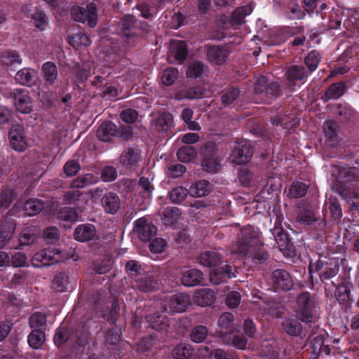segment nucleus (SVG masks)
Here are the masks:
<instances>
[{
	"mask_svg": "<svg viewBox=\"0 0 359 359\" xmlns=\"http://www.w3.org/2000/svg\"><path fill=\"white\" fill-rule=\"evenodd\" d=\"M233 251L241 256L249 255L255 264H264L269 257L264 244L252 227L241 229Z\"/></svg>",
	"mask_w": 359,
	"mask_h": 359,
	"instance_id": "f257e3e1",
	"label": "nucleus"
},
{
	"mask_svg": "<svg viewBox=\"0 0 359 359\" xmlns=\"http://www.w3.org/2000/svg\"><path fill=\"white\" fill-rule=\"evenodd\" d=\"M333 190L346 203L359 197V166L339 165Z\"/></svg>",
	"mask_w": 359,
	"mask_h": 359,
	"instance_id": "f03ea898",
	"label": "nucleus"
},
{
	"mask_svg": "<svg viewBox=\"0 0 359 359\" xmlns=\"http://www.w3.org/2000/svg\"><path fill=\"white\" fill-rule=\"evenodd\" d=\"M342 261L339 257L322 255L315 262L311 260L308 271L311 285H321L335 277L339 271Z\"/></svg>",
	"mask_w": 359,
	"mask_h": 359,
	"instance_id": "7ed1b4c3",
	"label": "nucleus"
},
{
	"mask_svg": "<svg viewBox=\"0 0 359 359\" xmlns=\"http://www.w3.org/2000/svg\"><path fill=\"white\" fill-rule=\"evenodd\" d=\"M89 331L85 325L66 328L59 327L55 330L53 341L57 347L67 344L76 352H82L89 342Z\"/></svg>",
	"mask_w": 359,
	"mask_h": 359,
	"instance_id": "20e7f679",
	"label": "nucleus"
},
{
	"mask_svg": "<svg viewBox=\"0 0 359 359\" xmlns=\"http://www.w3.org/2000/svg\"><path fill=\"white\" fill-rule=\"evenodd\" d=\"M320 304L316 294L308 291L299 293L295 299L297 317L306 324L313 323L317 318Z\"/></svg>",
	"mask_w": 359,
	"mask_h": 359,
	"instance_id": "39448f33",
	"label": "nucleus"
},
{
	"mask_svg": "<svg viewBox=\"0 0 359 359\" xmlns=\"http://www.w3.org/2000/svg\"><path fill=\"white\" fill-rule=\"evenodd\" d=\"M253 93L260 102L270 104L282 95L281 86L278 81L262 75L255 81Z\"/></svg>",
	"mask_w": 359,
	"mask_h": 359,
	"instance_id": "423d86ee",
	"label": "nucleus"
},
{
	"mask_svg": "<svg viewBox=\"0 0 359 359\" xmlns=\"http://www.w3.org/2000/svg\"><path fill=\"white\" fill-rule=\"evenodd\" d=\"M116 34L128 47H135L140 42L141 33L137 31V19L133 15H124L119 20Z\"/></svg>",
	"mask_w": 359,
	"mask_h": 359,
	"instance_id": "0eeeda50",
	"label": "nucleus"
},
{
	"mask_svg": "<svg viewBox=\"0 0 359 359\" xmlns=\"http://www.w3.org/2000/svg\"><path fill=\"white\" fill-rule=\"evenodd\" d=\"M65 259L64 252L60 248H48L35 253L32 259V264L35 268H41L62 262Z\"/></svg>",
	"mask_w": 359,
	"mask_h": 359,
	"instance_id": "6e6552de",
	"label": "nucleus"
},
{
	"mask_svg": "<svg viewBox=\"0 0 359 359\" xmlns=\"http://www.w3.org/2000/svg\"><path fill=\"white\" fill-rule=\"evenodd\" d=\"M311 74L305 67L300 65L290 66L285 73V86L290 92L294 91L296 87L304 84Z\"/></svg>",
	"mask_w": 359,
	"mask_h": 359,
	"instance_id": "1a4fd4ad",
	"label": "nucleus"
},
{
	"mask_svg": "<svg viewBox=\"0 0 359 359\" xmlns=\"http://www.w3.org/2000/svg\"><path fill=\"white\" fill-rule=\"evenodd\" d=\"M218 147L212 141L205 142L200 149L202 156L201 165L208 172H216L219 167V160L217 156Z\"/></svg>",
	"mask_w": 359,
	"mask_h": 359,
	"instance_id": "9d476101",
	"label": "nucleus"
},
{
	"mask_svg": "<svg viewBox=\"0 0 359 359\" xmlns=\"http://www.w3.org/2000/svg\"><path fill=\"white\" fill-rule=\"evenodd\" d=\"M71 13L73 18L77 22H87L90 27H94L97 24V11L96 5L93 3L88 4L86 7L74 6Z\"/></svg>",
	"mask_w": 359,
	"mask_h": 359,
	"instance_id": "9b49d317",
	"label": "nucleus"
},
{
	"mask_svg": "<svg viewBox=\"0 0 359 359\" xmlns=\"http://www.w3.org/2000/svg\"><path fill=\"white\" fill-rule=\"evenodd\" d=\"M10 97L13 100L18 111L25 114L32 112L33 109L32 101L27 90L14 88L10 92Z\"/></svg>",
	"mask_w": 359,
	"mask_h": 359,
	"instance_id": "f8f14e48",
	"label": "nucleus"
},
{
	"mask_svg": "<svg viewBox=\"0 0 359 359\" xmlns=\"http://www.w3.org/2000/svg\"><path fill=\"white\" fill-rule=\"evenodd\" d=\"M8 139L13 149L18 152L24 151L27 148L25 128L22 125L13 124L8 132Z\"/></svg>",
	"mask_w": 359,
	"mask_h": 359,
	"instance_id": "ddd939ff",
	"label": "nucleus"
},
{
	"mask_svg": "<svg viewBox=\"0 0 359 359\" xmlns=\"http://www.w3.org/2000/svg\"><path fill=\"white\" fill-rule=\"evenodd\" d=\"M133 224V232L137 234L142 241H149L156 234V226L144 217L135 220Z\"/></svg>",
	"mask_w": 359,
	"mask_h": 359,
	"instance_id": "4468645a",
	"label": "nucleus"
},
{
	"mask_svg": "<svg viewBox=\"0 0 359 359\" xmlns=\"http://www.w3.org/2000/svg\"><path fill=\"white\" fill-rule=\"evenodd\" d=\"M332 283L335 287L334 295L339 304L344 306L351 307L353 301L351 294L353 287V283L346 280L344 278H341V280L338 285L334 282Z\"/></svg>",
	"mask_w": 359,
	"mask_h": 359,
	"instance_id": "2eb2a0df",
	"label": "nucleus"
},
{
	"mask_svg": "<svg viewBox=\"0 0 359 359\" xmlns=\"http://www.w3.org/2000/svg\"><path fill=\"white\" fill-rule=\"evenodd\" d=\"M271 280L276 291H289L294 285L292 276L285 269L274 270L271 274Z\"/></svg>",
	"mask_w": 359,
	"mask_h": 359,
	"instance_id": "dca6fc26",
	"label": "nucleus"
},
{
	"mask_svg": "<svg viewBox=\"0 0 359 359\" xmlns=\"http://www.w3.org/2000/svg\"><path fill=\"white\" fill-rule=\"evenodd\" d=\"M205 51L208 60L215 65L224 64L229 56V50L224 46L206 44Z\"/></svg>",
	"mask_w": 359,
	"mask_h": 359,
	"instance_id": "f3484780",
	"label": "nucleus"
},
{
	"mask_svg": "<svg viewBox=\"0 0 359 359\" xmlns=\"http://www.w3.org/2000/svg\"><path fill=\"white\" fill-rule=\"evenodd\" d=\"M311 344V353L315 358L330 355V339L326 332L317 334L312 339Z\"/></svg>",
	"mask_w": 359,
	"mask_h": 359,
	"instance_id": "a211bd4d",
	"label": "nucleus"
},
{
	"mask_svg": "<svg viewBox=\"0 0 359 359\" xmlns=\"http://www.w3.org/2000/svg\"><path fill=\"white\" fill-rule=\"evenodd\" d=\"M253 155V149L248 142H243L236 145L231 151L230 159L232 163L237 165H244L251 159Z\"/></svg>",
	"mask_w": 359,
	"mask_h": 359,
	"instance_id": "6ab92c4d",
	"label": "nucleus"
},
{
	"mask_svg": "<svg viewBox=\"0 0 359 359\" xmlns=\"http://www.w3.org/2000/svg\"><path fill=\"white\" fill-rule=\"evenodd\" d=\"M141 159V151L138 148H125L119 156L121 165L129 170H135Z\"/></svg>",
	"mask_w": 359,
	"mask_h": 359,
	"instance_id": "aec40b11",
	"label": "nucleus"
},
{
	"mask_svg": "<svg viewBox=\"0 0 359 359\" xmlns=\"http://www.w3.org/2000/svg\"><path fill=\"white\" fill-rule=\"evenodd\" d=\"M97 236L95 225L90 223L79 224L74 231V238L81 243L93 241Z\"/></svg>",
	"mask_w": 359,
	"mask_h": 359,
	"instance_id": "412c9836",
	"label": "nucleus"
},
{
	"mask_svg": "<svg viewBox=\"0 0 359 359\" xmlns=\"http://www.w3.org/2000/svg\"><path fill=\"white\" fill-rule=\"evenodd\" d=\"M102 206L106 213L114 215L121 207L119 196L114 192H107L101 199Z\"/></svg>",
	"mask_w": 359,
	"mask_h": 359,
	"instance_id": "4be33fe9",
	"label": "nucleus"
},
{
	"mask_svg": "<svg viewBox=\"0 0 359 359\" xmlns=\"http://www.w3.org/2000/svg\"><path fill=\"white\" fill-rule=\"evenodd\" d=\"M236 277L231 265L226 264L215 269L210 274V281L215 285L226 282L227 279Z\"/></svg>",
	"mask_w": 359,
	"mask_h": 359,
	"instance_id": "5701e85b",
	"label": "nucleus"
},
{
	"mask_svg": "<svg viewBox=\"0 0 359 359\" xmlns=\"http://www.w3.org/2000/svg\"><path fill=\"white\" fill-rule=\"evenodd\" d=\"M203 276V273L201 270L189 269L182 273L181 282L186 287H194L202 283Z\"/></svg>",
	"mask_w": 359,
	"mask_h": 359,
	"instance_id": "b1692460",
	"label": "nucleus"
},
{
	"mask_svg": "<svg viewBox=\"0 0 359 359\" xmlns=\"http://www.w3.org/2000/svg\"><path fill=\"white\" fill-rule=\"evenodd\" d=\"M190 296L185 293H178L172 296L168 306L170 311L174 313H182L186 310L187 306L190 304Z\"/></svg>",
	"mask_w": 359,
	"mask_h": 359,
	"instance_id": "393cba45",
	"label": "nucleus"
},
{
	"mask_svg": "<svg viewBox=\"0 0 359 359\" xmlns=\"http://www.w3.org/2000/svg\"><path fill=\"white\" fill-rule=\"evenodd\" d=\"M346 90L347 87L344 81L332 83L321 96V100L323 102H327L330 100L338 99L344 94Z\"/></svg>",
	"mask_w": 359,
	"mask_h": 359,
	"instance_id": "a878e982",
	"label": "nucleus"
},
{
	"mask_svg": "<svg viewBox=\"0 0 359 359\" xmlns=\"http://www.w3.org/2000/svg\"><path fill=\"white\" fill-rule=\"evenodd\" d=\"M69 281V269L57 271L52 280V287L58 292L68 290Z\"/></svg>",
	"mask_w": 359,
	"mask_h": 359,
	"instance_id": "bb28decb",
	"label": "nucleus"
},
{
	"mask_svg": "<svg viewBox=\"0 0 359 359\" xmlns=\"http://www.w3.org/2000/svg\"><path fill=\"white\" fill-rule=\"evenodd\" d=\"M117 134L116 126L110 121L102 123L97 130V136L102 142H110Z\"/></svg>",
	"mask_w": 359,
	"mask_h": 359,
	"instance_id": "cd10ccee",
	"label": "nucleus"
},
{
	"mask_svg": "<svg viewBox=\"0 0 359 359\" xmlns=\"http://www.w3.org/2000/svg\"><path fill=\"white\" fill-rule=\"evenodd\" d=\"M215 299V292L208 288L200 289L194 294V301L201 306H208L212 304Z\"/></svg>",
	"mask_w": 359,
	"mask_h": 359,
	"instance_id": "c85d7f7f",
	"label": "nucleus"
},
{
	"mask_svg": "<svg viewBox=\"0 0 359 359\" xmlns=\"http://www.w3.org/2000/svg\"><path fill=\"white\" fill-rule=\"evenodd\" d=\"M147 318L150 327L158 332L166 331L169 326V318L163 313L156 312Z\"/></svg>",
	"mask_w": 359,
	"mask_h": 359,
	"instance_id": "c756f323",
	"label": "nucleus"
},
{
	"mask_svg": "<svg viewBox=\"0 0 359 359\" xmlns=\"http://www.w3.org/2000/svg\"><path fill=\"white\" fill-rule=\"evenodd\" d=\"M299 318H285L282 322V327L285 333L292 337H299L301 335L303 327Z\"/></svg>",
	"mask_w": 359,
	"mask_h": 359,
	"instance_id": "7c9ffc66",
	"label": "nucleus"
},
{
	"mask_svg": "<svg viewBox=\"0 0 359 359\" xmlns=\"http://www.w3.org/2000/svg\"><path fill=\"white\" fill-rule=\"evenodd\" d=\"M272 233L274 236L276 242L281 251H290L293 248L294 245L291 238L288 237L287 233L285 232L283 228H274Z\"/></svg>",
	"mask_w": 359,
	"mask_h": 359,
	"instance_id": "2f4dec72",
	"label": "nucleus"
},
{
	"mask_svg": "<svg viewBox=\"0 0 359 359\" xmlns=\"http://www.w3.org/2000/svg\"><path fill=\"white\" fill-rule=\"evenodd\" d=\"M221 255L214 250L202 252L198 257V262L201 265L211 268L217 266L221 262Z\"/></svg>",
	"mask_w": 359,
	"mask_h": 359,
	"instance_id": "473e14b6",
	"label": "nucleus"
},
{
	"mask_svg": "<svg viewBox=\"0 0 359 359\" xmlns=\"http://www.w3.org/2000/svg\"><path fill=\"white\" fill-rule=\"evenodd\" d=\"M78 212L75 208H62L57 214V217L60 222H64L65 226H71L78 219Z\"/></svg>",
	"mask_w": 359,
	"mask_h": 359,
	"instance_id": "72a5a7b5",
	"label": "nucleus"
},
{
	"mask_svg": "<svg viewBox=\"0 0 359 359\" xmlns=\"http://www.w3.org/2000/svg\"><path fill=\"white\" fill-rule=\"evenodd\" d=\"M41 73L46 85L53 86L58 76L57 67L53 62H46L41 67Z\"/></svg>",
	"mask_w": 359,
	"mask_h": 359,
	"instance_id": "f704fd0d",
	"label": "nucleus"
},
{
	"mask_svg": "<svg viewBox=\"0 0 359 359\" xmlns=\"http://www.w3.org/2000/svg\"><path fill=\"white\" fill-rule=\"evenodd\" d=\"M211 189V184L208 181L203 180L192 184L189 187V192L192 197L200 198L208 195Z\"/></svg>",
	"mask_w": 359,
	"mask_h": 359,
	"instance_id": "c9c22d12",
	"label": "nucleus"
},
{
	"mask_svg": "<svg viewBox=\"0 0 359 359\" xmlns=\"http://www.w3.org/2000/svg\"><path fill=\"white\" fill-rule=\"evenodd\" d=\"M36 73L33 69L23 68L15 74L18 83L27 86H32L36 83Z\"/></svg>",
	"mask_w": 359,
	"mask_h": 359,
	"instance_id": "e433bc0d",
	"label": "nucleus"
},
{
	"mask_svg": "<svg viewBox=\"0 0 359 359\" xmlns=\"http://www.w3.org/2000/svg\"><path fill=\"white\" fill-rule=\"evenodd\" d=\"M170 52L178 64H182L188 55L187 43L184 41H177L172 44Z\"/></svg>",
	"mask_w": 359,
	"mask_h": 359,
	"instance_id": "4c0bfd02",
	"label": "nucleus"
},
{
	"mask_svg": "<svg viewBox=\"0 0 359 359\" xmlns=\"http://www.w3.org/2000/svg\"><path fill=\"white\" fill-rule=\"evenodd\" d=\"M155 125L158 132L168 133L174 127L172 115L168 111L161 113L156 120Z\"/></svg>",
	"mask_w": 359,
	"mask_h": 359,
	"instance_id": "58836bf2",
	"label": "nucleus"
},
{
	"mask_svg": "<svg viewBox=\"0 0 359 359\" xmlns=\"http://www.w3.org/2000/svg\"><path fill=\"white\" fill-rule=\"evenodd\" d=\"M335 113L344 121H353L358 116V112L347 103L336 104Z\"/></svg>",
	"mask_w": 359,
	"mask_h": 359,
	"instance_id": "ea45409f",
	"label": "nucleus"
},
{
	"mask_svg": "<svg viewBox=\"0 0 359 359\" xmlns=\"http://www.w3.org/2000/svg\"><path fill=\"white\" fill-rule=\"evenodd\" d=\"M271 123L276 126H283L285 129H292L299 123V120L295 117H289L285 115H276L271 118Z\"/></svg>",
	"mask_w": 359,
	"mask_h": 359,
	"instance_id": "a19ab883",
	"label": "nucleus"
},
{
	"mask_svg": "<svg viewBox=\"0 0 359 359\" xmlns=\"http://www.w3.org/2000/svg\"><path fill=\"white\" fill-rule=\"evenodd\" d=\"M156 285V281L151 276L144 274L137 277L133 285L142 292H148L152 291Z\"/></svg>",
	"mask_w": 359,
	"mask_h": 359,
	"instance_id": "79ce46f5",
	"label": "nucleus"
},
{
	"mask_svg": "<svg viewBox=\"0 0 359 359\" xmlns=\"http://www.w3.org/2000/svg\"><path fill=\"white\" fill-rule=\"evenodd\" d=\"M240 94L241 90L238 87L225 88L221 95L222 104L225 107H230L238 98Z\"/></svg>",
	"mask_w": 359,
	"mask_h": 359,
	"instance_id": "37998d69",
	"label": "nucleus"
},
{
	"mask_svg": "<svg viewBox=\"0 0 359 359\" xmlns=\"http://www.w3.org/2000/svg\"><path fill=\"white\" fill-rule=\"evenodd\" d=\"M181 215V210L177 207H167L161 214V219L165 225H172L177 222Z\"/></svg>",
	"mask_w": 359,
	"mask_h": 359,
	"instance_id": "c03bdc74",
	"label": "nucleus"
},
{
	"mask_svg": "<svg viewBox=\"0 0 359 359\" xmlns=\"http://www.w3.org/2000/svg\"><path fill=\"white\" fill-rule=\"evenodd\" d=\"M194 353V349L191 344L180 343L172 350V357L175 359H189Z\"/></svg>",
	"mask_w": 359,
	"mask_h": 359,
	"instance_id": "a18cd8bd",
	"label": "nucleus"
},
{
	"mask_svg": "<svg viewBox=\"0 0 359 359\" xmlns=\"http://www.w3.org/2000/svg\"><path fill=\"white\" fill-rule=\"evenodd\" d=\"M44 208V203L37 198H29L24 204L25 213L28 216L39 214Z\"/></svg>",
	"mask_w": 359,
	"mask_h": 359,
	"instance_id": "49530a36",
	"label": "nucleus"
},
{
	"mask_svg": "<svg viewBox=\"0 0 359 359\" xmlns=\"http://www.w3.org/2000/svg\"><path fill=\"white\" fill-rule=\"evenodd\" d=\"M177 156L180 161L189 163L196 157L197 150L192 145L182 146L178 149Z\"/></svg>",
	"mask_w": 359,
	"mask_h": 359,
	"instance_id": "de8ad7c7",
	"label": "nucleus"
},
{
	"mask_svg": "<svg viewBox=\"0 0 359 359\" xmlns=\"http://www.w3.org/2000/svg\"><path fill=\"white\" fill-rule=\"evenodd\" d=\"M321 59V55L317 50H312L307 54L304 62L310 74L316 70Z\"/></svg>",
	"mask_w": 359,
	"mask_h": 359,
	"instance_id": "09e8293b",
	"label": "nucleus"
},
{
	"mask_svg": "<svg viewBox=\"0 0 359 359\" xmlns=\"http://www.w3.org/2000/svg\"><path fill=\"white\" fill-rule=\"evenodd\" d=\"M323 130L328 142L333 145L337 138V123L334 120L325 121L323 123Z\"/></svg>",
	"mask_w": 359,
	"mask_h": 359,
	"instance_id": "8fccbe9b",
	"label": "nucleus"
},
{
	"mask_svg": "<svg viewBox=\"0 0 359 359\" xmlns=\"http://www.w3.org/2000/svg\"><path fill=\"white\" fill-rule=\"evenodd\" d=\"M0 60L4 65L8 67L22 63V59L19 53L13 50L3 51L1 54Z\"/></svg>",
	"mask_w": 359,
	"mask_h": 359,
	"instance_id": "3c124183",
	"label": "nucleus"
},
{
	"mask_svg": "<svg viewBox=\"0 0 359 359\" xmlns=\"http://www.w3.org/2000/svg\"><path fill=\"white\" fill-rule=\"evenodd\" d=\"M189 194V190L184 187L178 186L171 189L168 193L169 198L172 203L182 204Z\"/></svg>",
	"mask_w": 359,
	"mask_h": 359,
	"instance_id": "603ef678",
	"label": "nucleus"
},
{
	"mask_svg": "<svg viewBox=\"0 0 359 359\" xmlns=\"http://www.w3.org/2000/svg\"><path fill=\"white\" fill-rule=\"evenodd\" d=\"M45 339V332L41 329H34L29 334L27 341L29 345L35 349L41 346Z\"/></svg>",
	"mask_w": 359,
	"mask_h": 359,
	"instance_id": "864d4df0",
	"label": "nucleus"
},
{
	"mask_svg": "<svg viewBox=\"0 0 359 359\" xmlns=\"http://www.w3.org/2000/svg\"><path fill=\"white\" fill-rule=\"evenodd\" d=\"M204 73V64L200 61L191 62L186 71V75L189 79H198L203 76Z\"/></svg>",
	"mask_w": 359,
	"mask_h": 359,
	"instance_id": "5fc2aeb1",
	"label": "nucleus"
},
{
	"mask_svg": "<svg viewBox=\"0 0 359 359\" xmlns=\"http://www.w3.org/2000/svg\"><path fill=\"white\" fill-rule=\"evenodd\" d=\"M308 191V186L302 182H293L289 188V196L292 198L304 196Z\"/></svg>",
	"mask_w": 359,
	"mask_h": 359,
	"instance_id": "6e6d98bb",
	"label": "nucleus"
},
{
	"mask_svg": "<svg viewBox=\"0 0 359 359\" xmlns=\"http://www.w3.org/2000/svg\"><path fill=\"white\" fill-rule=\"evenodd\" d=\"M208 334V328L204 325H196L191 330L190 338L195 343L204 341Z\"/></svg>",
	"mask_w": 359,
	"mask_h": 359,
	"instance_id": "4d7b16f0",
	"label": "nucleus"
},
{
	"mask_svg": "<svg viewBox=\"0 0 359 359\" xmlns=\"http://www.w3.org/2000/svg\"><path fill=\"white\" fill-rule=\"evenodd\" d=\"M316 217L317 216L313 210L305 208L298 214L297 220L301 224L311 226L315 222Z\"/></svg>",
	"mask_w": 359,
	"mask_h": 359,
	"instance_id": "13d9d810",
	"label": "nucleus"
},
{
	"mask_svg": "<svg viewBox=\"0 0 359 359\" xmlns=\"http://www.w3.org/2000/svg\"><path fill=\"white\" fill-rule=\"evenodd\" d=\"M178 73L177 69L175 67L164 69L161 76L163 84L167 86H171L177 79Z\"/></svg>",
	"mask_w": 359,
	"mask_h": 359,
	"instance_id": "bf43d9fd",
	"label": "nucleus"
},
{
	"mask_svg": "<svg viewBox=\"0 0 359 359\" xmlns=\"http://www.w3.org/2000/svg\"><path fill=\"white\" fill-rule=\"evenodd\" d=\"M329 209L332 218L339 220L342 217V210L337 197L331 196L328 198Z\"/></svg>",
	"mask_w": 359,
	"mask_h": 359,
	"instance_id": "052dcab7",
	"label": "nucleus"
},
{
	"mask_svg": "<svg viewBox=\"0 0 359 359\" xmlns=\"http://www.w3.org/2000/svg\"><path fill=\"white\" fill-rule=\"evenodd\" d=\"M37 234L32 228L24 229L20 234L19 241L20 245H28L35 242Z\"/></svg>",
	"mask_w": 359,
	"mask_h": 359,
	"instance_id": "680f3d73",
	"label": "nucleus"
},
{
	"mask_svg": "<svg viewBox=\"0 0 359 359\" xmlns=\"http://www.w3.org/2000/svg\"><path fill=\"white\" fill-rule=\"evenodd\" d=\"M35 27L41 31L46 29L48 24V19L46 13L41 10H36L32 15Z\"/></svg>",
	"mask_w": 359,
	"mask_h": 359,
	"instance_id": "e2e57ef3",
	"label": "nucleus"
},
{
	"mask_svg": "<svg viewBox=\"0 0 359 359\" xmlns=\"http://www.w3.org/2000/svg\"><path fill=\"white\" fill-rule=\"evenodd\" d=\"M233 315L230 312L223 313L218 319V325L222 330H225V333L231 331L233 327Z\"/></svg>",
	"mask_w": 359,
	"mask_h": 359,
	"instance_id": "0e129e2a",
	"label": "nucleus"
},
{
	"mask_svg": "<svg viewBox=\"0 0 359 359\" xmlns=\"http://www.w3.org/2000/svg\"><path fill=\"white\" fill-rule=\"evenodd\" d=\"M46 316L41 312H34L31 315L29 320V326L33 330L40 329L46 324Z\"/></svg>",
	"mask_w": 359,
	"mask_h": 359,
	"instance_id": "69168bd1",
	"label": "nucleus"
},
{
	"mask_svg": "<svg viewBox=\"0 0 359 359\" xmlns=\"http://www.w3.org/2000/svg\"><path fill=\"white\" fill-rule=\"evenodd\" d=\"M29 276V271L25 269H20L15 273L11 282V287H17L18 286H21L25 284Z\"/></svg>",
	"mask_w": 359,
	"mask_h": 359,
	"instance_id": "338daca9",
	"label": "nucleus"
},
{
	"mask_svg": "<svg viewBox=\"0 0 359 359\" xmlns=\"http://www.w3.org/2000/svg\"><path fill=\"white\" fill-rule=\"evenodd\" d=\"M206 355L207 359H229V355L222 348L210 349L208 346H205L203 349Z\"/></svg>",
	"mask_w": 359,
	"mask_h": 359,
	"instance_id": "774afa93",
	"label": "nucleus"
}]
</instances>
